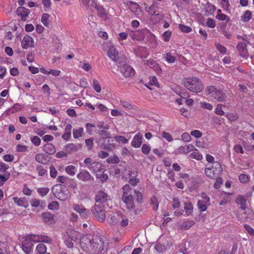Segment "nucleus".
Returning a JSON list of instances; mask_svg holds the SVG:
<instances>
[{"mask_svg":"<svg viewBox=\"0 0 254 254\" xmlns=\"http://www.w3.org/2000/svg\"><path fill=\"white\" fill-rule=\"evenodd\" d=\"M80 245L84 251L91 254H98L103 250L104 242L101 238L96 236L91 240L83 238Z\"/></svg>","mask_w":254,"mask_h":254,"instance_id":"nucleus-1","label":"nucleus"},{"mask_svg":"<svg viewBox=\"0 0 254 254\" xmlns=\"http://www.w3.org/2000/svg\"><path fill=\"white\" fill-rule=\"evenodd\" d=\"M184 85L190 91L200 93L203 88L201 80L196 77H189L184 79Z\"/></svg>","mask_w":254,"mask_h":254,"instance_id":"nucleus-2","label":"nucleus"},{"mask_svg":"<svg viewBox=\"0 0 254 254\" xmlns=\"http://www.w3.org/2000/svg\"><path fill=\"white\" fill-rule=\"evenodd\" d=\"M223 172L221 163L215 161L212 166L206 165L204 173L206 176L212 179H214L219 176Z\"/></svg>","mask_w":254,"mask_h":254,"instance_id":"nucleus-3","label":"nucleus"},{"mask_svg":"<svg viewBox=\"0 0 254 254\" xmlns=\"http://www.w3.org/2000/svg\"><path fill=\"white\" fill-rule=\"evenodd\" d=\"M206 92L209 97L218 102H224L227 98V96L224 91L217 89L213 86H208L206 89Z\"/></svg>","mask_w":254,"mask_h":254,"instance_id":"nucleus-4","label":"nucleus"},{"mask_svg":"<svg viewBox=\"0 0 254 254\" xmlns=\"http://www.w3.org/2000/svg\"><path fill=\"white\" fill-rule=\"evenodd\" d=\"M123 194L122 199L127 205L133 204V198L132 195V189L129 185L126 184L122 188Z\"/></svg>","mask_w":254,"mask_h":254,"instance_id":"nucleus-5","label":"nucleus"},{"mask_svg":"<svg viewBox=\"0 0 254 254\" xmlns=\"http://www.w3.org/2000/svg\"><path fill=\"white\" fill-rule=\"evenodd\" d=\"M103 49L106 51L108 56L112 60L116 62L119 59V53L114 45L107 42L103 45Z\"/></svg>","mask_w":254,"mask_h":254,"instance_id":"nucleus-6","label":"nucleus"},{"mask_svg":"<svg viewBox=\"0 0 254 254\" xmlns=\"http://www.w3.org/2000/svg\"><path fill=\"white\" fill-rule=\"evenodd\" d=\"M118 67L123 75L126 78L132 77L135 75V70L130 65L127 64L118 65Z\"/></svg>","mask_w":254,"mask_h":254,"instance_id":"nucleus-7","label":"nucleus"},{"mask_svg":"<svg viewBox=\"0 0 254 254\" xmlns=\"http://www.w3.org/2000/svg\"><path fill=\"white\" fill-rule=\"evenodd\" d=\"M76 177L80 181L85 183L91 182L94 179L88 171L83 169L80 170Z\"/></svg>","mask_w":254,"mask_h":254,"instance_id":"nucleus-8","label":"nucleus"},{"mask_svg":"<svg viewBox=\"0 0 254 254\" xmlns=\"http://www.w3.org/2000/svg\"><path fill=\"white\" fill-rule=\"evenodd\" d=\"M95 200L99 204H102L106 202L109 205L108 202L111 201L108 195L103 191H98L95 196Z\"/></svg>","mask_w":254,"mask_h":254,"instance_id":"nucleus-9","label":"nucleus"},{"mask_svg":"<svg viewBox=\"0 0 254 254\" xmlns=\"http://www.w3.org/2000/svg\"><path fill=\"white\" fill-rule=\"evenodd\" d=\"M92 212L94 216L99 221H104L106 215L105 210L102 207H93Z\"/></svg>","mask_w":254,"mask_h":254,"instance_id":"nucleus-10","label":"nucleus"},{"mask_svg":"<svg viewBox=\"0 0 254 254\" xmlns=\"http://www.w3.org/2000/svg\"><path fill=\"white\" fill-rule=\"evenodd\" d=\"M144 63L145 65L153 69L158 74H160L162 73L161 68L154 60L150 59L148 60L145 61Z\"/></svg>","mask_w":254,"mask_h":254,"instance_id":"nucleus-11","label":"nucleus"},{"mask_svg":"<svg viewBox=\"0 0 254 254\" xmlns=\"http://www.w3.org/2000/svg\"><path fill=\"white\" fill-rule=\"evenodd\" d=\"M29 236L30 235L26 236L21 244L22 250L26 254H29L31 252L33 246L32 242H34L33 240L29 238Z\"/></svg>","mask_w":254,"mask_h":254,"instance_id":"nucleus-12","label":"nucleus"},{"mask_svg":"<svg viewBox=\"0 0 254 254\" xmlns=\"http://www.w3.org/2000/svg\"><path fill=\"white\" fill-rule=\"evenodd\" d=\"M237 49L240 55L243 58L248 57L249 55L247 49V43L243 42H239L237 46Z\"/></svg>","mask_w":254,"mask_h":254,"instance_id":"nucleus-13","label":"nucleus"},{"mask_svg":"<svg viewBox=\"0 0 254 254\" xmlns=\"http://www.w3.org/2000/svg\"><path fill=\"white\" fill-rule=\"evenodd\" d=\"M197 150L196 148L192 144H188L185 146L179 147L177 150L176 152L178 154H187L189 152Z\"/></svg>","mask_w":254,"mask_h":254,"instance_id":"nucleus-14","label":"nucleus"},{"mask_svg":"<svg viewBox=\"0 0 254 254\" xmlns=\"http://www.w3.org/2000/svg\"><path fill=\"white\" fill-rule=\"evenodd\" d=\"M145 10L151 16L158 15L159 14L156 13L159 10V4L153 2L151 5L145 6Z\"/></svg>","mask_w":254,"mask_h":254,"instance_id":"nucleus-15","label":"nucleus"},{"mask_svg":"<svg viewBox=\"0 0 254 254\" xmlns=\"http://www.w3.org/2000/svg\"><path fill=\"white\" fill-rule=\"evenodd\" d=\"M16 12L17 15L20 16L21 20L23 21L27 20L30 13L29 9L23 6L18 7Z\"/></svg>","mask_w":254,"mask_h":254,"instance_id":"nucleus-16","label":"nucleus"},{"mask_svg":"<svg viewBox=\"0 0 254 254\" xmlns=\"http://www.w3.org/2000/svg\"><path fill=\"white\" fill-rule=\"evenodd\" d=\"M239 215H241L242 218L246 219L251 218L254 213L249 207H240L238 211Z\"/></svg>","mask_w":254,"mask_h":254,"instance_id":"nucleus-17","label":"nucleus"},{"mask_svg":"<svg viewBox=\"0 0 254 254\" xmlns=\"http://www.w3.org/2000/svg\"><path fill=\"white\" fill-rule=\"evenodd\" d=\"M34 46L33 39L29 35H26L24 37L22 42L21 46L23 49H27Z\"/></svg>","mask_w":254,"mask_h":254,"instance_id":"nucleus-18","label":"nucleus"},{"mask_svg":"<svg viewBox=\"0 0 254 254\" xmlns=\"http://www.w3.org/2000/svg\"><path fill=\"white\" fill-rule=\"evenodd\" d=\"M210 198L205 193H202L200 198L197 202V206H207L210 205Z\"/></svg>","mask_w":254,"mask_h":254,"instance_id":"nucleus-19","label":"nucleus"},{"mask_svg":"<svg viewBox=\"0 0 254 254\" xmlns=\"http://www.w3.org/2000/svg\"><path fill=\"white\" fill-rule=\"evenodd\" d=\"M29 238L34 241V242H46L50 243L51 242V239L49 237L43 235H30Z\"/></svg>","mask_w":254,"mask_h":254,"instance_id":"nucleus-20","label":"nucleus"},{"mask_svg":"<svg viewBox=\"0 0 254 254\" xmlns=\"http://www.w3.org/2000/svg\"><path fill=\"white\" fill-rule=\"evenodd\" d=\"M193 220H186L183 223H179L177 226L178 229L181 230H186L189 229L194 224Z\"/></svg>","mask_w":254,"mask_h":254,"instance_id":"nucleus-21","label":"nucleus"},{"mask_svg":"<svg viewBox=\"0 0 254 254\" xmlns=\"http://www.w3.org/2000/svg\"><path fill=\"white\" fill-rule=\"evenodd\" d=\"M129 183L133 186H136L137 184L139 182V180L136 178L137 172L136 171H129Z\"/></svg>","mask_w":254,"mask_h":254,"instance_id":"nucleus-22","label":"nucleus"},{"mask_svg":"<svg viewBox=\"0 0 254 254\" xmlns=\"http://www.w3.org/2000/svg\"><path fill=\"white\" fill-rule=\"evenodd\" d=\"M143 137L139 133L135 134L131 141V145L134 148H139L142 143Z\"/></svg>","mask_w":254,"mask_h":254,"instance_id":"nucleus-23","label":"nucleus"},{"mask_svg":"<svg viewBox=\"0 0 254 254\" xmlns=\"http://www.w3.org/2000/svg\"><path fill=\"white\" fill-rule=\"evenodd\" d=\"M40 72L44 74H52L56 77L59 76L61 73V70L58 69H50L49 70H48L44 67L40 68Z\"/></svg>","mask_w":254,"mask_h":254,"instance_id":"nucleus-24","label":"nucleus"},{"mask_svg":"<svg viewBox=\"0 0 254 254\" xmlns=\"http://www.w3.org/2000/svg\"><path fill=\"white\" fill-rule=\"evenodd\" d=\"M130 4L131 5L130 10L133 14L135 15H139L141 14V7L136 2L131 1H130Z\"/></svg>","mask_w":254,"mask_h":254,"instance_id":"nucleus-25","label":"nucleus"},{"mask_svg":"<svg viewBox=\"0 0 254 254\" xmlns=\"http://www.w3.org/2000/svg\"><path fill=\"white\" fill-rule=\"evenodd\" d=\"M103 169V165L101 163L95 161L92 163L91 167H89V170L93 173H97Z\"/></svg>","mask_w":254,"mask_h":254,"instance_id":"nucleus-26","label":"nucleus"},{"mask_svg":"<svg viewBox=\"0 0 254 254\" xmlns=\"http://www.w3.org/2000/svg\"><path fill=\"white\" fill-rule=\"evenodd\" d=\"M95 9L97 11L98 15L104 19H106L107 18V12H106V9L101 5H96L95 7Z\"/></svg>","mask_w":254,"mask_h":254,"instance_id":"nucleus-27","label":"nucleus"},{"mask_svg":"<svg viewBox=\"0 0 254 254\" xmlns=\"http://www.w3.org/2000/svg\"><path fill=\"white\" fill-rule=\"evenodd\" d=\"M43 150L49 155H53L56 152V149L52 143H46L43 148Z\"/></svg>","mask_w":254,"mask_h":254,"instance_id":"nucleus-28","label":"nucleus"},{"mask_svg":"<svg viewBox=\"0 0 254 254\" xmlns=\"http://www.w3.org/2000/svg\"><path fill=\"white\" fill-rule=\"evenodd\" d=\"M122 212L118 211L116 214H114L113 216L111 215L110 218V223L112 225H115L120 222V217L121 216Z\"/></svg>","mask_w":254,"mask_h":254,"instance_id":"nucleus-29","label":"nucleus"},{"mask_svg":"<svg viewBox=\"0 0 254 254\" xmlns=\"http://www.w3.org/2000/svg\"><path fill=\"white\" fill-rule=\"evenodd\" d=\"M47 156L43 153L37 154L35 156V160L39 163L46 164L47 162Z\"/></svg>","mask_w":254,"mask_h":254,"instance_id":"nucleus-30","label":"nucleus"},{"mask_svg":"<svg viewBox=\"0 0 254 254\" xmlns=\"http://www.w3.org/2000/svg\"><path fill=\"white\" fill-rule=\"evenodd\" d=\"M120 104L122 105V106L126 109H128V110H136L137 107L136 106H135L133 104H131L130 103L126 101H123L121 100L120 101Z\"/></svg>","mask_w":254,"mask_h":254,"instance_id":"nucleus-31","label":"nucleus"},{"mask_svg":"<svg viewBox=\"0 0 254 254\" xmlns=\"http://www.w3.org/2000/svg\"><path fill=\"white\" fill-rule=\"evenodd\" d=\"M37 254H50L49 253H47V248L43 244H39L36 247Z\"/></svg>","mask_w":254,"mask_h":254,"instance_id":"nucleus-32","label":"nucleus"},{"mask_svg":"<svg viewBox=\"0 0 254 254\" xmlns=\"http://www.w3.org/2000/svg\"><path fill=\"white\" fill-rule=\"evenodd\" d=\"M94 162L91 158L87 157L84 160L83 163H80L79 165L80 167L87 168L89 169V167H91Z\"/></svg>","mask_w":254,"mask_h":254,"instance_id":"nucleus-33","label":"nucleus"},{"mask_svg":"<svg viewBox=\"0 0 254 254\" xmlns=\"http://www.w3.org/2000/svg\"><path fill=\"white\" fill-rule=\"evenodd\" d=\"M66 233L71 240L75 241L78 239L79 233L77 231L72 229H68L67 230Z\"/></svg>","mask_w":254,"mask_h":254,"instance_id":"nucleus-34","label":"nucleus"},{"mask_svg":"<svg viewBox=\"0 0 254 254\" xmlns=\"http://www.w3.org/2000/svg\"><path fill=\"white\" fill-rule=\"evenodd\" d=\"M235 202L238 205H240L241 206H245L246 205L247 200L245 196L239 195L236 197Z\"/></svg>","mask_w":254,"mask_h":254,"instance_id":"nucleus-35","label":"nucleus"},{"mask_svg":"<svg viewBox=\"0 0 254 254\" xmlns=\"http://www.w3.org/2000/svg\"><path fill=\"white\" fill-rule=\"evenodd\" d=\"M74 210L77 212L80 215L84 218H86L88 216V212L84 207H74Z\"/></svg>","mask_w":254,"mask_h":254,"instance_id":"nucleus-36","label":"nucleus"},{"mask_svg":"<svg viewBox=\"0 0 254 254\" xmlns=\"http://www.w3.org/2000/svg\"><path fill=\"white\" fill-rule=\"evenodd\" d=\"M252 13L249 10H246L241 16V19L244 22H248L252 18Z\"/></svg>","mask_w":254,"mask_h":254,"instance_id":"nucleus-37","label":"nucleus"},{"mask_svg":"<svg viewBox=\"0 0 254 254\" xmlns=\"http://www.w3.org/2000/svg\"><path fill=\"white\" fill-rule=\"evenodd\" d=\"M36 171L39 176H44L47 175V170L42 165H38L36 167Z\"/></svg>","mask_w":254,"mask_h":254,"instance_id":"nucleus-38","label":"nucleus"},{"mask_svg":"<svg viewBox=\"0 0 254 254\" xmlns=\"http://www.w3.org/2000/svg\"><path fill=\"white\" fill-rule=\"evenodd\" d=\"M49 17L50 15L48 13H45L42 14L41 21L46 27H49L50 25Z\"/></svg>","mask_w":254,"mask_h":254,"instance_id":"nucleus-39","label":"nucleus"},{"mask_svg":"<svg viewBox=\"0 0 254 254\" xmlns=\"http://www.w3.org/2000/svg\"><path fill=\"white\" fill-rule=\"evenodd\" d=\"M85 127L87 132L89 134H93L96 130L95 126L89 123L86 124Z\"/></svg>","mask_w":254,"mask_h":254,"instance_id":"nucleus-40","label":"nucleus"},{"mask_svg":"<svg viewBox=\"0 0 254 254\" xmlns=\"http://www.w3.org/2000/svg\"><path fill=\"white\" fill-rule=\"evenodd\" d=\"M83 128L79 127L77 129H73V136L75 139L81 137L83 132Z\"/></svg>","mask_w":254,"mask_h":254,"instance_id":"nucleus-41","label":"nucleus"},{"mask_svg":"<svg viewBox=\"0 0 254 254\" xmlns=\"http://www.w3.org/2000/svg\"><path fill=\"white\" fill-rule=\"evenodd\" d=\"M190 157L191 159H194L198 161H201L203 159L202 155L199 151L192 152Z\"/></svg>","mask_w":254,"mask_h":254,"instance_id":"nucleus-42","label":"nucleus"},{"mask_svg":"<svg viewBox=\"0 0 254 254\" xmlns=\"http://www.w3.org/2000/svg\"><path fill=\"white\" fill-rule=\"evenodd\" d=\"M65 150L68 152H74L76 151L77 149V146L72 143H68L65 146Z\"/></svg>","mask_w":254,"mask_h":254,"instance_id":"nucleus-43","label":"nucleus"},{"mask_svg":"<svg viewBox=\"0 0 254 254\" xmlns=\"http://www.w3.org/2000/svg\"><path fill=\"white\" fill-rule=\"evenodd\" d=\"M106 161L109 164H117L119 162L120 159L116 155H114L108 157Z\"/></svg>","mask_w":254,"mask_h":254,"instance_id":"nucleus-44","label":"nucleus"},{"mask_svg":"<svg viewBox=\"0 0 254 254\" xmlns=\"http://www.w3.org/2000/svg\"><path fill=\"white\" fill-rule=\"evenodd\" d=\"M220 4L223 9L227 11H229L230 4L229 0H220Z\"/></svg>","mask_w":254,"mask_h":254,"instance_id":"nucleus-45","label":"nucleus"},{"mask_svg":"<svg viewBox=\"0 0 254 254\" xmlns=\"http://www.w3.org/2000/svg\"><path fill=\"white\" fill-rule=\"evenodd\" d=\"M223 107H225V105H223L221 104H218L215 110V114L219 116L225 115V112L223 110Z\"/></svg>","mask_w":254,"mask_h":254,"instance_id":"nucleus-46","label":"nucleus"},{"mask_svg":"<svg viewBox=\"0 0 254 254\" xmlns=\"http://www.w3.org/2000/svg\"><path fill=\"white\" fill-rule=\"evenodd\" d=\"M155 250L159 253H163L167 250V247L163 244L158 243L155 247Z\"/></svg>","mask_w":254,"mask_h":254,"instance_id":"nucleus-47","label":"nucleus"},{"mask_svg":"<svg viewBox=\"0 0 254 254\" xmlns=\"http://www.w3.org/2000/svg\"><path fill=\"white\" fill-rule=\"evenodd\" d=\"M216 49L222 54L225 55L227 53V49L225 47L218 43L215 44Z\"/></svg>","mask_w":254,"mask_h":254,"instance_id":"nucleus-48","label":"nucleus"},{"mask_svg":"<svg viewBox=\"0 0 254 254\" xmlns=\"http://www.w3.org/2000/svg\"><path fill=\"white\" fill-rule=\"evenodd\" d=\"M163 56L166 61L169 63H174L176 60V57L172 56L170 53L164 54Z\"/></svg>","mask_w":254,"mask_h":254,"instance_id":"nucleus-49","label":"nucleus"},{"mask_svg":"<svg viewBox=\"0 0 254 254\" xmlns=\"http://www.w3.org/2000/svg\"><path fill=\"white\" fill-rule=\"evenodd\" d=\"M75 167L73 165H69L65 168L66 172L69 175L73 176L75 174Z\"/></svg>","mask_w":254,"mask_h":254,"instance_id":"nucleus-50","label":"nucleus"},{"mask_svg":"<svg viewBox=\"0 0 254 254\" xmlns=\"http://www.w3.org/2000/svg\"><path fill=\"white\" fill-rule=\"evenodd\" d=\"M13 200L14 202L18 206H25L24 204V200H25V198H18L17 197H14L13 198Z\"/></svg>","mask_w":254,"mask_h":254,"instance_id":"nucleus-51","label":"nucleus"},{"mask_svg":"<svg viewBox=\"0 0 254 254\" xmlns=\"http://www.w3.org/2000/svg\"><path fill=\"white\" fill-rule=\"evenodd\" d=\"M93 87L94 89L97 92L100 93L101 91V87L99 82L96 79L93 80Z\"/></svg>","mask_w":254,"mask_h":254,"instance_id":"nucleus-52","label":"nucleus"},{"mask_svg":"<svg viewBox=\"0 0 254 254\" xmlns=\"http://www.w3.org/2000/svg\"><path fill=\"white\" fill-rule=\"evenodd\" d=\"M179 28L184 33H190L192 31L191 27L182 24L179 25Z\"/></svg>","mask_w":254,"mask_h":254,"instance_id":"nucleus-53","label":"nucleus"},{"mask_svg":"<svg viewBox=\"0 0 254 254\" xmlns=\"http://www.w3.org/2000/svg\"><path fill=\"white\" fill-rule=\"evenodd\" d=\"M134 194L136 196V200L138 203H141L143 201V194L139 190H134Z\"/></svg>","mask_w":254,"mask_h":254,"instance_id":"nucleus-54","label":"nucleus"},{"mask_svg":"<svg viewBox=\"0 0 254 254\" xmlns=\"http://www.w3.org/2000/svg\"><path fill=\"white\" fill-rule=\"evenodd\" d=\"M120 222H119V223L122 227H125L128 225V219L126 216L124 215L123 213L122 214V215L120 217Z\"/></svg>","mask_w":254,"mask_h":254,"instance_id":"nucleus-55","label":"nucleus"},{"mask_svg":"<svg viewBox=\"0 0 254 254\" xmlns=\"http://www.w3.org/2000/svg\"><path fill=\"white\" fill-rule=\"evenodd\" d=\"M42 2L45 11H48L51 8L52 5L51 0H42Z\"/></svg>","mask_w":254,"mask_h":254,"instance_id":"nucleus-56","label":"nucleus"},{"mask_svg":"<svg viewBox=\"0 0 254 254\" xmlns=\"http://www.w3.org/2000/svg\"><path fill=\"white\" fill-rule=\"evenodd\" d=\"M42 217L45 222H49L53 220V215L49 213L44 212L42 213Z\"/></svg>","mask_w":254,"mask_h":254,"instance_id":"nucleus-57","label":"nucleus"},{"mask_svg":"<svg viewBox=\"0 0 254 254\" xmlns=\"http://www.w3.org/2000/svg\"><path fill=\"white\" fill-rule=\"evenodd\" d=\"M37 192L42 196L46 195L49 192L48 188H41L37 189Z\"/></svg>","mask_w":254,"mask_h":254,"instance_id":"nucleus-58","label":"nucleus"},{"mask_svg":"<svg viewBox=\"0 0 254 254\" xmlns=\"http://www.w3.org/2000/svg\"><path fill=\"white\" fill-rule=\"evenodd\" d=\"M69 180V179L68 177L64 176H59L57 179V181L58 182L65 184H66L67 183L68 181Z\"/></svg>","mask_w":254,"mask_h":254,"instance_id":"nucleus-59","label":"nucleus"},{"mask_svg":"<svg viewBox=\"0 0 254 254\" xmlns=\"http://www.w3.org/2000/svg\"><path fill=\"white\" fill-rule=\"evenodd\" d=\"M239 179L241 183L245 184L249 181V177L246 174H242L239 176Z\"/></svg>","mask_w":254,"mask_h":254,"instance_id":"nucleus-60","label":"nucleus"},{"mask_svg":"<svg viewBox=\"0 0 254 254\" xmlns=\"http://www.w3.org/2000/svg\"><path fill=\"white\" fill-rule=\"evenodd\" d=\"M162 136L169 142H171L173 140L172 136L169 133L165 131L162 132Z\"/></svg>","mask_w":254,"mask_h":254,"instance_id":"nucleus-61","label":"nucleus"},{"mask_svg":"<svg viewBox=\"0 0 254 254\" xmlns=\"http://www.w3.org/2000/svg\"><path fill=\"white\" fill-rule=\"evenodd\" d=\"M216 179V181L214 184V187L218 189L221 187V185L223 184V180L222 178L217 177Z\"/></svg>","mask_w":254,"mask_h":254,"instance_id":"nucleus-62","label":"nucleus"},{"mask_svg":"<svg viewBox=\"0 0 254 254\" xmlns=\"http://www.w3.org/2000/svg\"><path fill=\"white\" fill-rule=\"evenodd\" d=\"M31 141L34 145L38 146L41 144V139L37 136H34L31 138Z\"/></svg>","mask_w":254,"mask_h":254,"instance_id":"nucleus-63","label":"nucleus"},{"mask_svg":"<svg viewBox=\"0 0 254 254\" xmlns=\"http://www.w3.org/2000/svg\"><path fill=\"white\" fill-rule=\"evenodd\" d=\"M234 150L237 153L243 154L244 153L243 146L239 144H237L234 146Z\"/></svg>","mask_w":254,"mask_h":254,"instance_id":"nucleus-64","label":"nucleus"}]
</instances>
